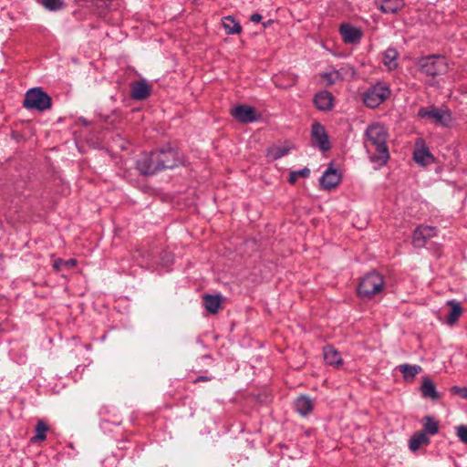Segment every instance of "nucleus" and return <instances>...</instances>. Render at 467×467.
Segmentation results:
<instances>
[{"label":"nucleus","mask_w":467,"mask_h":467,"mask_svg":"<svg viewBox=\"0 0 467 467\" xmlns=\"http://www.w3.org/2000/svg\"><path fill=\"white\" fill-rule=\"evenodd\" d=\"M343 70L344 68H341L339 70L332 69L327 72H324L320 75L321 80L324 84L330 86L340 79L343 78Z\"/></svg>","instance_id":"23"},{"label":"nucleus","mask_w":467,"mask_h":467,"mask_svg":"<svg viewBox=\"0 0 467 467\" xmlns=\"http://www.w3.org/2000/svg\"><path fill=\"white\" fill-rule=\"evenodd\" d=\"M341 181L340 172L333 167H328L320 179L321 186L326 190L337 187Z\"/></svg>","instance_id":"13"},{"label":"nucleus","mask_w":467,"mask_h":467,"mask_svg":"<svg viewBox=\"0 0 467 467\" xmlns=\"http://www.w3.org/2000/svg\"><path fill=\"white\" fill-rule=\"evenodd\" d=\"M311 136L313 141L319 147L321 150L326 151L330 149L328 137L325 128L321 124L315 122L312 125Z\"/></svg>","instance_id":"11"},{"label":"nucleus","mask_w":467,"mask_h":467,"mask_svg":"<svg viewBox=\"0 0 467 467\" xmlns=\"http://www.w3.org/2000/svg\"><path fill=\"white\" fill-rule=\"evenodd\" d=\"M423 428L426 434L435 435L439 431V423L432 417L426 416L422 419Z\"/></svg>","instance_id":"28"},{"label":"nucleus","mask_w":467,"mask_h":467,"mask_svg":"<svg viewBox=\"0 0 467 467\" xmlns=\"http://www.w3.org/2000/svg\"><path fill=\"white\" fill-rule=\"evenodd\" d=\"M232 116L243 123L254 122L261 117L254 108L248 105H239L234 108L232 109Z\"/></svg>","instance_id":"8"},{"label":"nucleus","mask_w":467,"mask_h":467,"mask_svg":"<svg viewBox=\"0 0 467 467\" xmlns=\"http://www.w3.org/2000/svg\"><path fill=\"white\" fill-rule=\"evenodd\" d=\"M397 369L402 373L406 381H411L421 371L419 365L401 364L397 367Z\"/></svg>","instance_id":"20"},{"label":"nucleus","mask_w":467,"mask_h":467,"mask_svg":"<svg viewBox=\"0 0 467 467\" xmlns=\"http://www.w3.org/2000/svg\"><path fill=\"white\" fill-rule=\"evenodd\" d=\"M151 92V86L145 80H139L130 85V97L136 100L147 99Z\"/></svg>","instance_id":"12"},{"label":"nucleus","mask_w":467,"mask_h":467,"mask_svg":"<svg viewBox=\"0 0 467 467\" xmlns=\"http://www.w3.org/2000/svg\"><path fill=\"white\" fill-rule=\"evenodd\" d=\"M204 379H207L206 378H203V377H200L196 379V381H200V380H204Z\"/></svg>","instance_id":"37"},{"label":"nucleus","mask_w":467,"mask_h":467,"mask_svg":"<svg viewBox=\"0 0 467 467\" xmlns=\"http://www.w3.org/2000/svg\"><path fill=\"white\" fill-rule=\"evenodd\" d=\"M137 166L141 173L147 175L153 174L163 170L157 151L151 152L149 156H145L139 160Z\"/></svg>","instance_id":"7"},{"label":"nucleus","mask_w":467,"mask_h":467,"mask_svg":"<svg viewBox=\"0 0 467 467\" xmlns=\"http://www.w3.org/2000/svg\"><path fill=\"white\" fill-rule=\"evenodd\" d=\"M399 53L395 48H388L383 56V63L389 70H393L398 67Z\"/></svg>","instance_id":"22"},{"label":"nucleus","mask_w":467,"mask_h":467,"mask_svg":"<svg viewBox=\"0 0 467 467\" xmlns=\"http://www.w3.org/2000/svg\"><path fill=\"white\" fill-rule=\"evenodd\" d=\"M384 288L382 275L372 272L366 275L360 281L358 287V294L362 298L370 299L379 294Z\"/></svg>","instance_id":"2"},{"label":"nucleus","mask_w":467,"mask_h":467,"mask_svg":"<svg viewBox=\"0 0 467 467\" xmlns=\"http://www.w3.org/2000/svg\"><path fill=\"white\" fill-rule=\"evenodd\" d=\"M451 392L453 394H459L463 399H467V388L466 387L461 388L458 386H454L451 388Z\"/></svg>","instance_id":"35"},{"label":"nucleus","mask_w":467,"mask_h":467,"mask_svg":"<svg viewBox=\"0 0 467 467\" xmlns=\"http://www.w3.org/2000/svg\"><path fill=\"white\" fill-rule=\"evenodd\" d=\"M222 26L228 35L239 34L242 31L240 24L231 16L222 19Z\"/></svg>","instance_id":"24"},{"label":"nucleus","mask_w":467,"mask_h":467,"mask_svg":"<svg viewBox=\"0 0 467 467\" xmlns=\"http://www.w3.org/2000/svg\"><path fill=\"white\" fill-rule=\"evenodd\" d=\"M379 9L386 14H393L404 5L403 0H376Z\"/></svg>","instance_id":"16"},{"label":"nucleus","mask_w":467,"mask_h":467,"mask_svg":"<svg viewBox=\"0 0 467 467\" xmlns=\"http://www.w3.org/2000/svg\"><path fill=\"white\" fill-rule=\"evenodd\" d=\"M457 431V436L460 439L461 441L467 444V426L466 425H460L456 428Z\"/></svg>","instance_id":"34"},{"label":"nucleus","mask_w":467,"mask_h":467,"mask_svg":"<svg viewBox=\"0 0 467 467\" xmlns=\"http://www.w3.org/2000/svg\"><path fill=\"white\" fill-rule=\"evenodd\" d=\"M310 174L308 168H304L299 171H291L289 174L288 182L292 184L296 183L299 177L306 178Z\"/></svg>","instance_id":"31"},{"label":"nucleus","mask_w":467,"mask_h":467,"mask_svg":"<svg viewBox=\"0 0 467 467\" xmlns=\"http://www.w3.org/2000/svg\"><path fill=\"white\" fill-rule=\"evenodd\" d=\"M339 31L344 42L347 44H356L362 36V32L358 28L348 24L342 25Z\"/></svg>","instance_id":"14"},{"label":"nucleus","mask_w":467,"mask_h":467,"mask_svg":"<svg viewBox=\"0 0 467 467\" xmlns=\"http://www.w3.org/2000/svg\"><path fill=\"white\" fill-rule=\"evenodd\" d=\"M390 96L389 88L381 82L368 88L362 94L364 104L371 109L379 107Z\"/></svg>","instance_id":"4"},{"label":"nucleus","mask_w":467,"mask_h":467,"mask_svg":"<svg viewBox=\"0 0 467 467\" xmlns=\"http://www.w3.org/2000/svg\"><path fill=\"white\" fill-rule=\"evenodd\" d=\"M340 352H323L324 361L330 366L339 367L342 364Z\"/></svg>","instance_id":"29"},{"label":"nucleus","mask_w":467,"mask_h":467,"mask_svg":"<svg viewBox=\"0 0 467 467\" xmlns=\"http://www.w3.org/2000/svg\"><path fill=\"white\" fill-rule=\"evenodd\" d=\"M77 265V260L76 259H68V260H62V259H57L55 260L53 264V267L55 270L59 271L62 269V267H74Z\"/></svg>","instance_id":"32"},{"label":"nucleus","mask_w":467,"mask_h":467,"mask_svg":"<svg viewBox=\"0 0 467 467\" xmlns=\"http://www.w3.org/2000/svg\"><path fill=\"white\" fill-rule=\"evenodd\" d=\"M23 105L26 109L44 111L51 108V98L40 88L29 89L25 96Z\"/></svg>","instance_id":"3"},{"label":"nucleus","mask_w":467,"mask_h":467,"mask_svg":"<svg viewBox=\"0 0 467 467\" xmlns=\"http://www.w3.org/2000/svg\"><path fill=\"white\" fill-rule=\"evenodd\" d=\"M365 146L372 162L383 165L389 158L387 146L388 132L379 123H373L366 130Z\"/></svg>","instance_id":"1"},{"label":"nucleus","mask_w":467,"mask_h":467,"mask_svg":"<svg viewBox=\"0 0 467 467\" xmlns=\"http://www.w3.org/2000/svg\"><path fill=\"white\" fill-rule=\"evenodd\" d=\"M419 67L422 73L431 77L444 74L448 68L446 59L439 56L421 58Z\"/></svg>","instance_id":"6"},{"label":"nucleus","mask_w":467,"mask_h":467,"mask_svg":"<svg viewBox=\"0 0 467 467\" xmlns=\"http://www.w3.org/2000/svg\"><path fill=\"white\" fill-rule=\"evenodd\" d=\"M42 5L50 11H57L64 6L62 0H42Z\"/></svg>","instance_id":"33"},{"label":"nucleus","mask_w":467,"mask_h":467,"mask_svg":"<svg viewBox=\"0 0 467 467\" xmlns=\"http://www.w3.org/2000/svg\"><path fill=\"white\" fill-rule=\"evenodd\" d=\"M418 116L428 119L434 124L441 127H449L452 122L451 112L447 108H421Z\"/></svg>","instance_id":"5"},{"label":"nucleus","mask_w":467,"mask_h":467,"mask_svg":"<svg viewBox=\"0 0 467 467\" xmlns=\"http://www.w3.org/2000/svg\"><path fill=\"white\" fill-rule=\"evenodd\" d=\"M157 153L159 155V158L161 159L163 170L171 169L177 166L182 161L178 151L171 147L161 149L158 150Z\"/></svg>","instance_id":"9"},{"label":"nucleus","mask_w":467,"mask_h":467,"mask_svg":"<svg viewBox=\"0 0 467 467\" xmlns=\"http://www.w3.org/2000/svg\"><path fill=\"white\" fill-rule=\"evenodd\" d=\"M413 157L415 161L420 165H427L432 161V155L423 144L414 150Z\"/></svg>","instance_id":"21"},{"label":"nucleus","mask_w":467,"mask_h":467,"mask_svg":"<svg viewBox=\"0 0 467 467\" xmlns=\"http://www.w3.org/2000/svg\"><path fill=\"white\" fill-rule=\"evenodd\" d=\"M47 430V425L43 420H38L36 426V435L31 438V441L36 442L44 441L46 439V432Z\"/></svg>","instance_id":"30"},{"label":"nucleus","mask_w":467,"mask_h":467,"mask_svg":"<svg viewBox=\"0 0 467 467\" xmlns=\"http://www.w3.org/2000/svg\"><path fill=\"white\" fill-rule=\"evenodd\" d=\"M289 150L290 148L286 145H274L267 150V158L277 160L288 154Z\"/></svg>","instance_id":"26"},{"label":"nucleus","mask_w":467,"mask_h":467,"mask_svg":"<svg viewBox=\"0 0 467 467\" xmlns=\"http://www.w3.org/2000/svg\"><path fill=\"white\" fill-rule=\"evenodd\" d=\"M449 306H451L450 313L447 315L446 322L448 325L452 326L454 325L459 317L462 314V309L460 306V304L456 301H450Z\"/></svg>","instance_id":"25"},{"label":"nucleus","mask_w":467,"mask_h":467,"mask_svg":"<svg viewBox=\"0 0 467 467\" xmlns=\"http://www.w3.org/2000/svg\"><path fill=\"white\" fill-rule=\"evenodd\" d=\"M436 234L437 230L435 227L420 225L413 233L412 243L415 247H422L425 245L426 242L435 236Z\"/></svg>","instance_id":"10"},{"label":"nucleus","mask_w":467,"mask_h":467,"mask_svg":"<svg viewBox=\"0 0 467 467\" xmlns=\"http://www.w3.org/2000/svg\"><path fill=\"white\" fill-rule=\"evenodd\" d=\"M203 305L211 314H216L222 306V296L220 295H204Z\"/></svg>","instance_id":"18"},{"label":"nucleus","mask_w":467,"mask_h":467,"mask_svg":"<svg viewBox=\"0 0 467 467\" xmlns=\"http://www.w3.org/2000/svg\"><path fill=\"white\" fill-rule=\"evenodd\" d=\"M295 408L299 414L306 416L313 410V400L307 396H300L295 401Z\"/></svg>","instance_id":"19"},{"label":"nucleus","mask_w":467,"mask_h":467,"mask_svg":"<svg viewBox=\"0 0 467 467\" xmlns=\"http://www.w3.org/2000/svg\"><path fill=\"white\" fill-rule=\"evenodd\" d=\"M262 19V16L260 14H253L250 17V20L254 23H259Z\"/></svg>","instance_id":"36"},{"label":"nucleus","mask_w":467,"mask_h":467,"mask_svg":"<svg viewBox=\"0 0 467 467\" xmlns=\"http://www.w3.org/2000/svg\"><path fill=\"white\" fill-rule=\"evenodd\" d=\"M422 396L431 400L439 399L435 385L431 379H425L421 386Z\"/></svg>","instance_id":"27"},{"label":"nucleus","mask_w":467,"mask_h":467,"mask_svg":"<svg viewBox=\"0 0 467 467\" xmlns=\"http://www.w3.org/2000/svg\"><path fill=\"white\" fill-rule=\"evenodd\" d=\"M314 104L319 110H330L333 108L334 97L327 90H322L316 94Z\"/></svg>","instance_id":"15"},{"label":"nucleus","mask_w":467,"mask_h":467,"mask_svg":"<svg viewBox=\"0 0 467 467\" xmlns=\"http://www.w3.org/2000/svg\"><path fill=\"white\" fill-rule=\"evenodd\" d=\"M430 443V438L425 432H416L409 440V448L411 451H417L420 447L427 446Z\"/></svg>","instance_id":"17"}]
</instances>
